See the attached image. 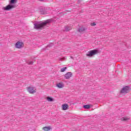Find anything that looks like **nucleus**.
Masks as SVG:
<instances>
[{"mask_svg": "<svg viewBox=\"0 0 131 131\" xmlns=\"http://www.w3.org/2000/svg\"><path fill=\"white\" fill-rule=\"evenodd\" d=\"M51 22H52V19H49L45 20L44 22H39V23H35L34 24V28L35 29H41L42 27H44V26H46L47 24L49 23H51Z\"/></svg>", "mask_w": 131, "mask_h": 131, "instance_id": "nucleus-1", "label": "nucleus"}, {"mask_svg": "<svg viewBox=\"0 0 131 131\" xmlns=\"http://www.w3.org/2000/svg\"><path fill=\"white\" fill-rule=\"evenodd\" d=\"M130 90V88L128 86H125L123 87V88L121 90L120 93L121 94H127L128 92H129Z\"/></svg>", "mask_w": 131, "mask_h": 131, "instance_id": "nucleus-2", "label": "nucleus"}, {"mask_svg": "<svg viewBox=\"0 0 131 131\" xmlns=\"http://www.w3.org/2000/svg\"><path fill=\"white\" fill-rule=\"evenodd\" d=\"M98 53H99L98 50H93L88 52V54H86V56L87 57H93V56H95V55H96V54H98Z\"/></svg>", "mask_w": 131, "mask_h": 131, "instance_id": "nucleus-3", "label": "nucleus"}, {"mask_svg": "<svg viewBox=\"0 0 131 131\" xmlns=\"http://www.w3.org/2000/svg\"><path fill=\"white\" fill-rule=\"evenodd\" d=\"M14 8L15 5L9 4L7 5L6 7H3L2 9L3 10H4V11H10L12 10V9H14Z\"/></svg>", "mask_w": 131, "mask_h": 131, "instance_id": "nucleus-4", "label": "nucleus"}, {"mask_svg": "<svg viewBox=\"0 0 131 131\" xmlns=\"http://www.w3.org/2000/svg\"><path fill=\"white\" fill-rule=\"evenodd\" d=\"M16 49H22L24 47V43L21 41H18L15 44Z\"/></svg>", "mask_w": 131, "mask_h": 131, "instance_id": "nucleus-5", "label": "nucleus"}, {"mask_svg": "<svg viewBox=\"0 0 131 131\" xmlns=\"http://www.w3.org/2000/svg\"><path fill=\"white\" fill-rule=\"evenodd\" d=\"M27 90L30 94H34L36 93V90L35 89H34V87H28L27 88Z\"/></svg>", "mask_w": 131, "mask_h": 131, "instance_id": "nucleus-6", "label": "nucleus"}, {"mask_svg": "<svg viewBox=\"0 0 131 131\" xmlns=\"http://www.w3.org/2000/svg\"><path fill=\"white\" fill-rule=\"evenodd\" d=\"M72 77V73L71 72H68L64 75V78L66 79H69Z\"/></svg>", "mask_w": 131, "mask_h": 131, "instance_id": "nucleus-7", "label": "nucleus"}, {"mask_svg": "<svg viewBox=\"0 0 131 131\" xmlns=\"http://www.w3.org/2000/svg\"><path fill=\"white\" fill-rule=\"evenodd\" d=\"M61 107H62V110H63V111L67 110L68 109V108H69V106L68 105V104L67 103L62 104Z\"/></svg>", "mask_w": 131, "mask_h": 131, "instance_id": "nucleus-8", "label": "nucleus"}, {"mask_svg": "<svg viewBox=\"0 0 131 131\" xmlns=\"http://www.w3.org/2000/svg\"><path fill=\"white\" fill-rule=\"evenodd\" d=\"M40 15H45V14H47V12H46V8H42L40 9Z\"/></svg>", "mask_w": 131, "mask_h": 131, "instance_id": "nucleus-9", "label": "nucleus"}, {"mask_svg": "<svg viewBox=\"0 0 131 131\" xmlns=\"http://www.w3.org/2000/svg\"><path fill=\"white\" fill-rule=\"evenodd\" d=\"M56 86L58 88V89H63V88L64 86V85L63 83H58L56 84Z\"/></svg>", "mask_w": 131, "mask_h": 131, "instance_id": "nucleus-10", "label": "nucleus"}, {"mask_svg": "<svg viewBox=\"0 0 131 131\" xmlns=\"http://www.w3.org/2000/svg\"><path fill=\"white\" fill-rule=\"evenodd\" d=\"M130 120V118L127 117H124L121 118L122 121H129Z\"/></svg>", "mask_w": 131, "mask_h": 131, "instance_id": "nucleus-11", "label": "nucleus"}, {"mask_svg": "<svg viewBox=\"0 0 131 131\" xmlns=\"http://www.w3.org/2000/svg\"><path fill=\"white\" fill-rule=\"evenodd\" d=\"M42 129L43 130H45V131L51 130V129H52V127H51V126H45L42 128Z\"/></svg>", "mask_w": 131, "mask_h": 131, "instance_id": "nucleus-12", "label": "nucleus"}, {"mask_svg": "<svg viewBox=\"0 0 131 131\" xmlns=\"http://www.w3.org/2000/svg\"><path fill=\"white\" fill-rule=\"evenodd\" d=\"M71 29H72L71 27L66 26L64 27L65 31H69V30H71Z\"/></svg>", "mask_w": 131, "mask_h": 131, "instance_id": "nucleus-13", "label": "nucleus"}, {"mask_svg": "<svg viewBox=\"0 0 131 131\" xmlns=\"http://www.w3.org/2000/svg\"><path fill=\"white\" fill-rule=\"evenodd\" d=\"M84 30H85V29H84V28L83 27H80L79 28V32H80L81 33V32H83V31H84Z\"/></svg>", "mask_w": 131, "mask_h": 131, "instance_id": "nucleus-14", "label": "nucleus"}, {"mask_svg": "<svg viewBox=\"0 0 131 131\" xmlns=\"http://www.w3.org/2000/svg\"><path fill=\"white\" fill-rule=\"evenodd\" d=\"M47 101H48V102H53V101H54V99L53 98H51L50 97H48L47 98Z\"/></svg>", "mask_w": 131, "mask_h": 131, "instance_id": "nucleus-15", "label": "nucleus"}, {"mask_svg": "<svg viewBox=\"0 0 131 131\" xmlns=\"http://www.w3.org/2000/svg\"><path fill=\"white\" fill-rule=\"evenodd\" d=\"M67 69V67H64L61 69L60 72H65L66 71V70Z\"/></svg>", "mask_w": 131, "mask_h": 131, "instance_id": "nucleus-16", "label": "nucleus"}, {"mask_svg": "<svg viewBox=\"0 0 131 131\" xmlns=\"http://www.w3.org/2000/svg\"><path fill=\"white\" fill-rule=\"evenodd\" d=\"M83 108H84V109H90V105H83Z\"/></svg>", "mask_w": 131, "mask_h": 131, "instance_id": "nucleus-17", "label": "nucleus"}, {"mask_svg": "<svg viewBox=\"0 0 131 131\" xmlns=\"http://www.w3.org/2000/svg\"><path fill=\"white\" fill-rule=\"evenodd\" d=\"M15 3H16V0H11L9 4L13 5Z\"/></svg>", "mask_w": 131, "mask_h": 131, "instance_id": "nucleus-18", "label": "nucleus"}, {"mask_svg": "<svg viewBox=\"0 0 131 131\" xmlns=\"http://www.w3.org/2000/svg\"><path fill=\"white\" fill-rule=\"evenodd\" d=\"M91 26H96V25H97V24L95 22H94L93 23H91Z\"/></svg>", "mask_w": 131, "mask_h": 131, "instance_id": "nucleus-19", "label": "nucleus"}, {"mask_svg": "<svg viewBox=\"0 0 131 131\" xmlns=\"http://www.w3.org/2000/svg\"><path fill=\"white\" fill-rule=\"evenodd\" d=\"M28 64H29V65H32L33 64V61H29V62H28Z\"/></svg>", "mask_w": 131, "mask_h": 131, "instance_id": "nucleus-20", "label": "nucleus"}, {"mask_svg": "<svg viewBox=\"0 0 131 131\" xmlns=\"http://www.w3.org/2000/svg\"><path fill=\"white\" fill-rule=\"evenodd\" d=\"M52 46H53V43H51L49 45V47H52Z\"/></svg>", "mask_w": 131, "mask_h": 131, "instance_id": "nucleus-21", "label": "nucleus"}, {"mask_svg": "<svg viewBox=\"0 0 131 131\" xmlns=\"http://www.w3.org/2000/svg\"><path fill=\"white\" fill-rule=\"evenodd\" d=\"M39 1H43V0H39Z\"/></svg>", "mask_w": 131, "mask_h": 131, "instance_id": "nucleus-22", "label": "nucleus"}]
</instances>
